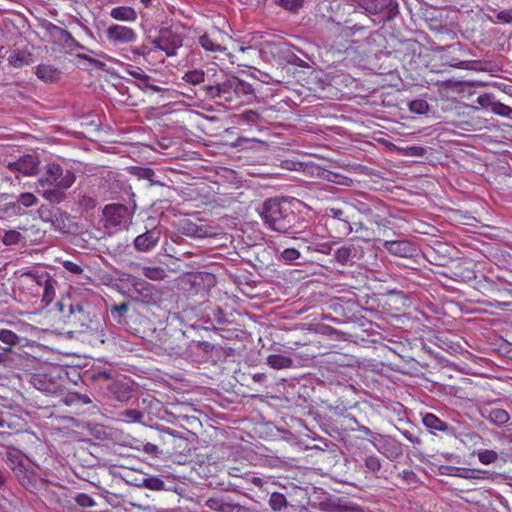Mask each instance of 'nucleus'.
<instances>
[{"instance_id": "1", "label": "nucleus", "mask_w": 512, "mask_h": 512, "mask_svg": "<svg viewBox=\"0 0 512 512\" xmlns=\"http://www.w3.org/2000/svg\"><path fill=\"white\" fill-rule=\"evenodd\" d=\"M258 213L264 225L278 233L296 234L306 228V221L303 219L302 225L300 218L286 199H266L258 208Z\"/></svg>"}, {"instance_id": "2", "label": "nucleus", "mask_w": 512, "mask_h": 512, "mask_svg": "<svg viewBox=\"0 0 512 512\" xmlns=\"http://www.w3.org/2000/svg\"><path fill=\"white\" fill-rule=\"evenodd\" d=\"M202 89L210 98H221L235 105L251 102L255 97L251 84L236 76H226L218 70L217 77H213L212 82L203 86Z\"/></svg>"}, {"instance_id": "3", "label": "nucleus", "mask_w": 512, "mask_h": 512, "mask_svg": "<svg viewBox=\"0 0 512 512\" xmlns=\"http://www.w3.org/2000/svg\"><path fill=\"white\" fill-rule=\"evenodd\" d=\"M21 283L32 291L34 296H41L43 306L51 304L56 296L57 280L46 271H28L21 275Z\"/></svg>"}, {"instance_id": "4", "label": "nucleus", "mask_w": 512, "mask_h": 512, "mask_svg": "<svg viewBox=\"0 0 512 512\" xmlns=\"http://www.w3.org/2000/svg\"><path fill=\"white\" fill-rule=\"evenodd\" d=\"M6 462L8 466L14 471L21 485L27 490L36 491L47 485V481L45 479H38L32 469L25 467L23 457L19 451H8L6 454Z\"/></svg>"}, {"instance_id": "5", "label": "nucleus", "mask_w": 512, "mask_h": 512, "mask_svg": "<svg viewBox=\"0 0 512 512\" xmlns=\"http://www.w3.org/2000/svg\"><path fill=\"white\" fill-rule=\"evenodd\" d=\"M75 180L76 176L71 169L63 168L57 162H49L44 166L38 183L42 188L46 186L70 188Z\"/></svg>"}, {"instance_id": "6", "label": "nucleus", "mask_w": 512, "mask_h": 512, "mask_svg": "<svg viewBox=\"0 0 512 512\" xmlns=\"http://www.w3.org/2000/svg\"><path fill=\"white\" fill-rule=\"evenodd\" d=\"M367 14H384L385 21L393 20L399 14V4L396 0H352Z\"/></svg>"}, {"instance_id": "7", "label": "nucleus", "mask_w": 512, "mask_h": 512, "mask_svg": "<svg viewBox=\"0 0 512 512\" xmlns=\"http://www.w3.org/2000/svg\"><path fill=\"white\" fill-rule=\"evenodd\" d=\"M103 216L107 226L116 229H128L132 222V212L123 204L106 205Z\"/></svg>"}, {"instance_id": "8", "label": "nucleus", "mask_w": 512, "mask_h": 512, "mask_svg": "<svg viewBox=\"0 0 512 512\" xmlns=\"http://www.w3.org/2000/svg\"><path fill=\"white\" fill-rule=\"evenodd\" d=\"M91 322L90 305L87 301H73L69 304L67 323L75 327L77 331L84 332Z\"/></svg>"}, {"instance_id": "9", "label": "nucleus", "mask_w": 512, "mask_h": 512, "mask_svg": "<svg viewBox=\"0 0 512 512\" xmlns=\"http://www.w3.org/2000/svg\"><path fill=\"white\" fill-rule=\"evenodd\" d=\"M325 216L339 222L338 230L343 235H349L353 231L351 219L354 215L351 213V207L345 202L342 206L328 207L325 210Z\"/></svg>"}, {"instance_id": "10", "label": "nucleus", "mask_w": 512, "mask_h": 512, "mask_svg": "<svg viewBox=\"0 0 512 512\" xmlns=\"http://www.w3.org/2000/svg\"><path fill=\"white\" fill-rule=\"evenodd\" d=\"M5 165L13 173L33 176L38 172L40 160L35 154H25L14 161H7Z\"/></svg>"}, {"instance_id": "11", "label": "nucleus", "mask_w": 512, "mask_h": 512, "mask_svg": "<svg viewBox=\"0 0 512 512\" xmlns=\"http://www.w3.org/2000/svg\"><path fill=\"white\" fill-rule=\"evenodd\" d=\"M105 36L113 46L130 44L137 40V33L134 29L119 24L110 25L105 31Z\"/></svg>"}, {"instance_id": "12", "label": "nucleus", "mask_w": 512, "mask_h": 512, "mask_svg": "<svg viewBox=\"0 0 512 512\" xmlns=\"http://www.w3.org/2000/svg\"><path fill=\"white\" fill-rule=\"evenodd\" d=\"M181 231L184 235L194 238L216 237L220 234L219 228L205 223L193 222L191 220H183L181 223Z\"/></svg>"}, {"instance_id": "13", "label": "nucleus", "mask_w": 512, "mask_h": 512, "mask_svg": "<svg viewBox=\"0 0 512 512\" xmlns=\"http://www.w3.org/2000/svg\"><path fill=\"white\" fill-rule=\"evenodd\" d=\"M378 439L372 444L376 450L387 459L395 461L403 455L402 443L391 436L377 435Z\"/></svg>"}, {"instance_id": "14", "label": "nucleus", "mask_w": 512, "mask_h": 512, "mask_svg": "<svg viewBox=\"0 0 512 512\" xmlns=\"http://www.w3.org/2000/svg\"><path fill=\"white\" fill-rule=\"evenodd\" d=\"M153 45L164 51L166 56H174L177 49L182 46V37L172 30H162L159 36L153 40Z\"/></svg>"}, {"instance_id": "15", "label": "nucleus", "mask_w": 512, "mask_h": 512, "mask_svg": "<svg viewBox=\"0 0 512 512\" xmlns=\"http://www.w3.org/2000/svg\"><path fill=\"white\" fill-rule=\"evenodd\" d=\"M161 232L157 228L138 235L134 240V247L140 252H149L155 248L160 240Z\"/></svg>"}, {"instance_id": "16", "label": "nucleus", "mask_w": 512, "mask_h": 512, "mask_svg": "<svg viewBox=\"0 0 512 512\" xmlns=\"http://www.w3.org/2000/svg\"><path fill=\"white\" fill-rule=\"evenodd\" d=\"M480 414L495 426H503L507 424L511 418L510 414L505 409L495 407L490 404L484 405L480 409Z\"/></svg>"}, {"instance_id": "17", "label": "nucleus", "mask_w": 512, "mask_h": 512, "mask_svg": "<svg viewBox=\"0 0 512 512\" xmlns=\"http://www.w3.org/2000/svg\"><path fill=\"white\" fill-rule=\"evenodd\" d=\"M38 198L29 192L21 193L15 202L6 205L5 210H11L14 215H23L26 208L37 205Z\"/></svg>"}, {"instance_id": "18", "label": "nucleus", "mask_w": 512, "mask_h": 512, "mask_svg": "<svg viewBox=\"0 0 512 512\" xmlns=\"http://www.w3.org/2000/svg\"><path fill=\"white\" fill-rule=\"evenodd\" d=\"M383 247L392 255L397 257H411L415 251L411 242L406 240L384 241Z\"/></svg>"}, {"instance_id": "19", "label": "nucleus", "mask_w": 512, "mask_h": 512, "mask_svg": "<svg viewBox=\"0 0 512 512\" xmlns=\"http://www.w3.org/2000/svg\"><path fill=\"white\" fill-rule=\"evenodd\" d=\"M422 422L424 426L431 431L443 432L449 436L455 435V429L453 427L432 413L424 414L422 417Z\"/></svg>"}, {"instance_id": "20", "label": "nucleus", "mask_w": 512, "mask_h": 512, "mask_svg": "<svg viewBox=\"0 0 512 512\" xmlns=\"http://www.w3.org/2000/svg\"><path fill=\"white\" fill-rule=\"evenodd\" d=\"M213 77H217V69L215 67L208 68L206 71L198 69L187 71L182 79L189 84L198 85L205 80L211 83Z\"/></svg>"}, {"instance_id": "21", "label": "nucleus", "mask_w": 512, "mask_h": 512, "mask_svg": "<svg viewBox=\"0 0 512 512\" xmlns=\"http://www.w3.org/2000/svg\"><path fill=\"white\" fill-rule=\"evenodd\" d=\"M357 257L358 248L354 245L342 246L334 253L335 260L341 265L353 263Z\"/></svg>"}, {"instance_id": "22", "label": "nucleus", "mask_w": 512, "mask_h": 512, "mask_svg": "<svg viewBox=\"0 0 512 512\" xmlns=\"http://www.w3.org/2000/svg\"><path fill=\"white\" fill-rule=\"evenodd\" d=\"M110 16L117 21L135 22L137 20V12L129 6H117L111 9Z\"/></svg>"}, {"instance_id": "23", "label": "nucleus", "mask_w": 512, "mask_h": 512, "mask_svg": "<svg viewBox=\"0 0 512 512\" xmlns=\"http://www.w3.org/2000/svg\"><path fill=\"white\" fill-rule=\"evenodd\" d=\"M108 392L114 399L124 402L130 398V387L120 381H113L108 386Z\"/></svg>"}, {"instance_id": "24", "label": "nucleus", "mask_w": 512, "mask_h": 512, "mask_svg": "<svg viewBox=\"0 0 512 512\" xmlns=\"http://www.w3.org/2000/svg\"><path fill=\"white\" fill-rule=\"evenodd\" d=\"M221 36L220 32H215L214 34H204L199 37V44L203 49L210 52H221L225 50L224 47L218 42L215 36Z\"/></svg>"}, {"instance_id": "25", "label": "nucleus", "mask_w": 512, "mask_h": 512, "mask_svg": "<svg viewBox=\"0 0 512 512\" xmlns=\"http://www.w3.org/2000/svg\"><path fill=\"white\" fill-rule=\"evenodd\" d=\"M35 74L44 82H54L58 79L60 72L50 64H40L36 67Z\"/></svg>"}, {"instance_id": "26", "label": "nucleus", "mask_w": 512, "mask_h": 512, "mask_svg": "<svg viewBox=\"0 0 512 512\" xmlns=\"http://www.w3.org/2000/svg\"><path fill=\"white\" fill-rule=\"evenodd\" d=\"M68 188H59L55 186H46L42 191V196L44 199L51 203H60L62 202L65 197V191Z\"/></svg>"}, {"instance_id": "27", "label": "nucleus", "mask_w": 512, "mask_h": 512, "mask_svg": "<svg viewBox=\"0 0 512 512\" xmlns=\"http://www.w3.org/2000/svg\"><path fill=\"white\" fill-rule=\"evenodd\" d=\"M266 363L273 369L281 370L292 367L293 360L285 355L272 354L267 357Z\"/></svg>"}, {"instance_id": "28", "label": "nucleus", "mask_w": 512, "mask_h": 512, "mask_svg": "<svg viewBox=\"0 0 512 512\" xmlns=\"http://www.w3.org/2000/svg\"><path fill=\"white\" fill-rule=\"evenodd\" d=\"M30 57L31 55L26 52H13L9 58V64L12 65L15 68H21L25 65H28L30 63Z\"/></svg>"}, {"instance_id": "29", "label": "nucleus", "mask_w": 512, "mask_h": 512, "mask_svg": "<svg viewBox=\"0 0 512 512\" xmlns=\"http://www.w3.org/2000/svg\"><path fill=\"white\" fill-rule=\"evenodd\" d=\"M348 206L351 207V213L353 214L354 211L359 212L360 214L369 216L372 215V205L369 203H366L359 199H352L351 201L347 202Z\"/></svg>"}, {"instance_id": "30", "label": "nucleus", "mask_w": 512, "mask_h": 512, "mask_svg": "<svg viewBox=\"0 0 512 512\" xmlns=\"http://www.w3.org/2000/svg\"><path fill=\"white\" fill-rule=\"evenodd\" d=\"M119 417L126 423H137L142 421L144 413L137 409H127L120 412Z\"/></svg>"}, {"instance_id": "31", "label": "nucleus", "mask_w": 512, "mask_h": 512, "mask_svg": "<svg viewBox=\"0 0 512 512\" xmlns=\"http://www.w3.org/2000/svg\"><path fill=\"white\" fill-rule=\"evenodd\" d=\"M142 274L154 281L163 280L166 277V271L161 267H143Z\"/></svg>"}, {"instance_id": "32", "label": "nucleus", "mask_w": 512, "mask_h": 512, "mask_svg": "<svg viewBox=\"0 0 512 512\" xmlns=\"http://www.w3.org/2000/svg\"><path fill=\"white\" fill-rule=\"evenodd\" d=\"M269 505L273 511H281L287 506V500L284 494L274 492L270 495Z\"/></svg>"}, {"instance_id": "33", "label": "nucleus", "mask_w": 512, "mask_h": 512, "mask_svg": "<svg viewBox=\"0 0 512 512\" xmlns=\"http://www.w3.org/2000/svg\"><path fill=\"white\" fill-rule=\"evenodd\" d=\"M409 110L415 114H426L429 110V104L424 99H416L409 103Z\"/></svg>"}, {"instance_id": "34", "label": "nucleus", "mask_w": 512, "mask_h": 512, "mask_svg": "<svg viewBox=\"0 0 512 512\" xmlns=\"http://www.w3.org/2000/svg\"><path fill=\"white\" fill-rule=\"evenodd\" d=\"M0 341L9 346H15L19 343V336L11 330H0Z\"/></svg>"}, {"instance_id": "35", "label": "nucleus", "mask_w": 512, "mask_h": 512, "mask_svg": "<svg viewBox=\"0 0 512 512\" xmlns=\"http://www.w3.org/2000/svg\"><path fill=\"white\" fill-rule=\"evenodd\" d=\"M275 3L289 12H297L303 6V0H275Z\"/></svg>"}, {"instance_id": "36", "label": "nucleus", "mask_w": 512, "mask_h": 512, "mask_svg": "<svg viewBox=\"0 0 512 512\" xmlns=\"http://www.w3.org/2000/svg\"><path fill=\"white\" fill-rule=\"evenodd\" d=\"M477 457L479 461L484 465L492 464L498 459L497 453L488 449L479 450L477 452Z\"/></svg>"}, {"instance_id": "37", "label": "nucleus", "mask_w": 512, "mask_h": 512, "mask_svg": "<svg viewBox=\"0 0 512 512\" xmlns=\"http://www.w3.org/2000/svg\"><path fill=\"white\" fill-rule=\"evenodd\" d=\"M492 112L498 116L512 120V108L499 101H495V104L492 107Z\"/></svg>"}, {"instance_id": "38", "label": "nucleus", "mask_w": 512, "mask_h": 512, "mask_svg": "<svg viewBox=\"0 0 512 512\" xmlns=\"http://www.w3.org/2000/svg\"><path fill=\"white\" fill-rule=\"evenodd\" d=\"M364 462L365 467L374 474L378 473L382 467L381 460L375 455L367 456Z\"/></svg>"}, {"instance_id": "39", "label": "nucleus", "mask_w": 512, "mask_h": 512, "mask_svg": "<svg viewBox=\"0 0 512 512\" xmlns=\"http://www.w3.org/2000/svg\"><path fill=\"white\" fill-rule=\"evenodd\" d=\"M132 172L139 179H145L150 181H152V178L155 175L154 170L147 167H133Z\"/></svg>"}, {"instance_id": "40", "label": "nucleus", "mask_w": 512, "mask_h": 512, "mask_svg": "<svg viewBox=\"0 0 512 512\" xmlns=\"http://www.w3.org/2000/svg\"><path fill=\"white\" fill-rule=\"evenodd\" d=\"M495 101L496 100L494 99L493 95L489 93L481 94L476 99L477 104H479L482 108L490 109L491 111Z\"/></svg>"}, {"instance_id": "41", "label": "nucleus", "mask_w": 512, "mask_h": 512, "mask_svg": "<svg viewBox=\"0 0 512 512\" xmlns=\"http://www.w3.org/2000/svg\"><path fill=\"white\" fill-rule=\"evenodd\" d=\"M75 501L79 506L85 508L93 507L96 504L95 500L86 493H78L75 497Z\"/></svg>"}, {"instance_id": "42", "label": "nucleus", "mask_w": 512, "mask_h": 512, "mask_svg": "<svg viewBox=\"0 0 512 512\" xmlns=\"http://www.w3.org/2000/svg\"><path fill=\"white\" fill-rule=\"evenodd\" d=\"M143 484L145 487L151 490H162L164 489L165 483L158 477H149L143 480Z\"/></svg>"}, {"instance_id": "43", "label": "nucleus", "mask_w": 512, "mask_h": 512, "mask_svg": "<svg viewBox=\"0 0 512 512\" xmlns=\"http://www.w3.org/2000/svg\"><path fill=\"white\" fill-rule=\"evenodd\" d=\"M446 63L449 64L451 67H456V68L465 69V70L476 69L475 65L477 64L476 61H460L455 58H452L451 60L447 61Z\"/></svg>"}, {"instance_id": "44", "label": "nucleus", "mask_w": 512, "mask_h": 512, "mask_svg": "<svg viewBox=\"0 0 512 512\" xmlns=\"http://www.w3.org/2000/svg\"><path fill=\"white\" fill-rule=\"evenodd\" d=\"M32 384L34 385L35 388H37L40 391H43V392H51L52 391L51 384H47L44 381L43 375H35L32 378Z\"/></svg>"}, {"instance_id": "45", "label": "nucleus", "mask_w": 512, "mask_h": 512, "mask_svg": "<svg viewBox=\"0 0 512 512\" xmlns=\"http://www.w3.org/2000/svg\"><path fill=\"white\" fill-rule=\"evenodd\" d=\"M299 257H300V252L295 248H287L280 255V258L283 261H285L286 263H292L293 261L297 260Z\"/></svg>"}, {"instance_id": "46", "label": "nucleus", "mask_w": 512, "mask_h": 512, "mask_svg": "<svg viewBox=\"0 0 512 512\" xmlns=\"http://www.w3.org/2000/svg\"><path fill=\"white\" fill-rule=\"evenodd\" d=\"M205 505L213 511L226 512V505L219 498H209Z\"/></svg>"}, {"instance_id": "47", "label": "nucleus", "mask_w": 512, "mask_h": 512, "mask_svg": "<svg viewBox=\"0 0 512 512\" xmlns=\"http://www.w3.org/2000/svg\"><path fill=\"white\" fill-rule=\"evenodd\" d=\"M402 155L411 157H421L425 153V149L420 146H410L401 150Z\"/></svg>"}, {"instance_id": "48", "label": "nucleus", "mask_w": 512, "mask_h": 512, "mask_svg": "<svg viewBox=\"0 0 512 512\" xmlns=\"http://www.w3.org/2000/svg\"><path fill=\"white\" fill-rule=\"evenodd\" d=\"M92 379L95 381H101V380L109 381V380L113 379V373L111 370H106V369L95 371L92 374Z\"/></svg>"}, {"instance_id": "49", "label": "nucleus", "mask_w": 512, "mask_h": 512, "mask_svg": "<svg viewBox=\"0 0 512 512\" xmlns=\"http://www.w3.org/2000/svg\"><path fill=\"white\" fill-rule=\"evenodd\" d=\"M498 22L503 24H512V9L502 10L496 14Z\"/></svg>"}, {"instance_id": "50", "label": "nucleus", "mask_w": 512, "mask_h": 512, "mask_svg": "<svg viewBox=\"0 0 512 512\" xmlns=\"http://www.w3.org/2000/svg\"><path fill=\"white\" fill-rule=\"evenodd\" d=\"M20 233L16 231H8L3 237V242L6 245L16 244L20 240Z\"/></svg>"}, {"instance_id": "51", "label": "nucleus", "mask_w": 512, "mask_h": 512, "mask_svg": "<svg viewBox=\"0 0 512 512\" xmlns=\"http://www.w3.org/2000/svg\"><path fill=\"white\" fill-rule=\"evenodd\" d=\"M62 265L68 272H70L72 274L79 275L83 272V269L81 268V266H79L78 264H76L72 261L65 260L62 262Z\"/></svg>"}, {"instance_id": "52", "label": "nucleus", "mask_w": 512, "mask_h": 512, "mask_svg": "<svg viewBox=\"0 0 512 512\" xmlns=\"http://www.w3.org/2000/svg\"><path fill=\"white\" fill-rule=\"evenodd\" d=\"M308 248L323 254H330L332 250V245L330 243L325 242L316 244L314 247L309 246Z\"/></svg>"}, {"instance_id": "53", "label": "nucleus", "mask_w": 512, "mask_h": 512, "mask_svg": "<svg viewBox=\"0 0 512 512\" xmlns=\"http://www.w3.org/2000/svg\"><path fill=\"white\" fill-rule=\"evenodd\" d=\"M143 451L149 455L157 456L160 453L158 446L152 443H146L143 446Z\"/></svg>"}, {"instance_id": "54", "label": "nucleus", "mask_w": 512, "mask_h": 512, "mask_svg": "<svg viewBox=\"0 0 512 512\" xmlns=\"http://www.w3.org/2000/svg\"><path fill=\"white\" fill-rule=\"evenodd\" d=\"M478 473L479 472H476V471L463 470V473L459 474V476L466 478V479H477V478H479Z\"/></svg>"}, {"instance_id": "55", "label": "nucleus", "mask_w": 512, "mask_h": 512, "mask_svg": "<svg viewBox=\"0 0 512 512\" xmlns=\"http://www.w3.org/2000/svg\"><path fill=\"white\" fill-rule=\"evenodd\" d=\"M74 397L82 404H90L92 402L87 394H75Z\"/></svg>"}, {"instance_id": "56", "label": "nucleus", "mask_w": 512, "mask_h": 512, "mask_svg": "<svg viewBox=\"0 0 512 512\" xmlns=\"http://www.w3.org/2000/svg\"><path fill=\"white\" fill-rule=\"evenodd\" d=\"M281 166L283 168H285V169H288V170H295L296 169V163H294L292 161H289V160L283 161Z\"/></svg>"}, {"instance_id": "57", "label": "nucleus", "mask_w": 512, "mask_h": 512, "mask_svg": "<svg viewBox=\"0 0 512 512\" xmlns=\"http://www.w3.org/2000/svg\"><path fill=\"white\" fill-rule=\"evenodd\" d=\"M357 431L365 434V435H372L373 432L371 431V429L367 426H364V425H358V428H357Z\"/></svg>"}, {"instance_id": "58", "label": "nucleus", "mask_w": 512, "mask_h": 512, "mask_svg": "<svg viewBox=\"0 0 512 512\" xmlns=\"http://www.w3.org/2000/svg\"><path fill=\"white\" fill-rule=\"evenodd\" d=\"M114 310L120 312L121 314H123V313L127 312L128 306H127V304L123 303V304H120L118 306H115Z\"/></svg>"}, {"instance_id": "59", "label": "nucleus", "mask_w": 512, "mask_h": 512, "mask_svg": "<svg viewBox=\"0 0 512 512\" xmlns=\"http://www.w3.org/2000/svg\"><path fill=\"white\" fill-rule=\"evenodd\" d=\"M403 477L406 479V480H411L413 478L416 477L415 473L413 471H410V470H404L403 471Z\"/></svg>"}, {"instance_id": "60", "label": "nucleus", "mask_w": 512, "mask_h": 512, "mask_svg": "<svg viewBox=\"0 0 512 512\" xmlns=\"http://www.w3.org/2000/svg\"><path fill=\"white\" fill-rule=\"evenodd\" d=\"M372 221L377 224L378 226H385L384 220L380 218L378 215H373Z\"/></svg>"}, {"instance_id": "61", "label": "nucleus", "mask_w": 512, "mask_h": 512, "mask_svg": "<svg viewBox=\"0 0 512 512\" xmlns=\"http://www.w3.org/2000/svg\"><path fill=\"white\" fill-rule=\"evenodd\" d=\"M85 59H87L90 63H92L94 66L96 67H103L104 66V63L98 61V60H95V59H92V58H88V57H84Z\"/></svg>"}, {"instance_id": "62", "label": "nucleus", "mask_w": 512, "mask_h": 512, "mask_svg": "<svg viewBox=\"0 0 512 512\" xmlns=\"http://www.w3.org/2000/svg\"><path fill=\"white\" fill-rule=\"evenodd\" d=\"M239 471H240L239 468L233 467V468L230 469L229 474L231 476L238 477L239 476Z\"/></svg>"}, {"instance_id": "63", "label": "nucleus", "mask_w": 512, "mask_h": 512, "mask_svg": "<svg viewBox=\"0 0 512 512\" xmlns=\"http://www.w3.org/2000/svg\"><path fill=\"white\" fill-rule=\"evenodd\" d=\"M402 434H403V436H404L407 440H409L410 442H412V443H414V442H415V440H414V438H413V436H412V434H411L410 432H408V431H404Z\"/></svg>"}, {"instance_id": "64", "label": "nucleus", "mask_w": 512, "mask_h": 512, "mask_svg": "<svg viewBox=\"0 0 512 512\" xmlns=\"http://www.w3.org/2000/svg\"><path fill=\"white\" fill-rule=\"evenodd\" d=\"M152 1H153V0H141V2H142L146 7L150 6V5L152 4Z\"/></svg>"}]
</instances>
